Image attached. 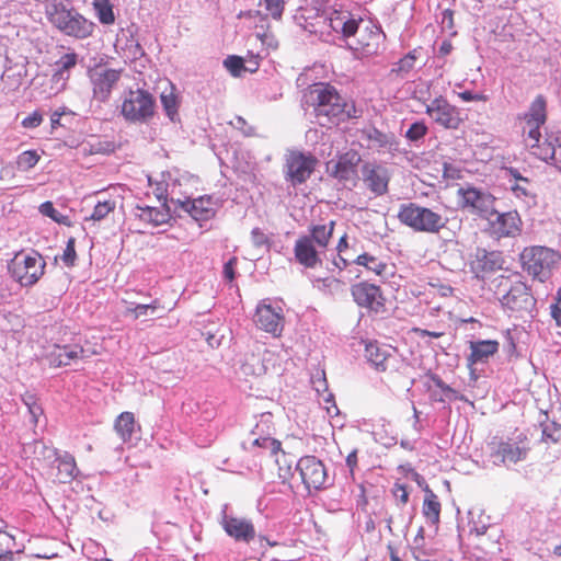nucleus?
Instances as JSON below:
<instances>
[{
    "label": "nucleus",
    "mask_w": 561,
    "mask_h": 561,
    "mask_svg": "<svg viewBox=\"0 0 561 561\" xmlns=\"http://www.w3.org/2000/svg\"><path fill=\"white\" fill-rule=\"evenodd\" d=\"M41 156L36 150H26L16 157V169L21 172H27L33 169L39 161Z\"/></svg>",
    "instance_id": "40"
},
{
    "label": "nucleus",
    "mask_w": 561,
    "mask_h": 561,
    "mask_svg": "<svg viewBox=\"0 0 561 561\" xmlns=\"http://www.w3.org/2000/svg\"><path fill=\"white\" fill-rule=\"evenodd\" d=\"M296 261L306 268H314L322 264V256L325 254L316 244L304 236H300L294 247Z\"/></svg>",
    "instance_id": "20"
},
{
    "label": "nucleus",
    "mask_w": 561,
    "mask_h": 561,
    "mask_svg": "<svg viewBox=\"0 0 561 561\" xmlns=\"http://www.w3.org/2000/svg\"><path fill=\"white\" fill-rule=\"evenodd\" d=\"M92 5L100 23L111 25L115 22L113 5L110 0H93Z\"/></svg>",
    "instance_id": "38"
},
{
    "label": "nucleus",
    "mask_w": 561,
    "mask_h": 561,
    "mask_svg": "<svg viewBox=\"0 0 561 561\" xmlns=\"http://www.w3.org/2000/svg\"><path fill=\"white\" fill-rule=\"evenodd\" d=\"M237 264V259L231 257L225 265H224V277L231 282L234 278V266Z\"/></svg>",
    "instance_id": "60"
},
{
    "label": "nucleus",
    "mask_w": 561,
    "mask_h": 561,
    "mask_svg": "<svg viewBox=\"0 0 561 561\" xmlns=\"http://www.w3.org/2000/svg\"><path fill=\"white\" fill-rule=\"evenodd\" d=\"M48 21L64 35L77 39L90 37L95 28L94 22L83 16L75 9L62 3H54L46 10Z\"/></svg>",
    "instance_id": "4"
},
{
    "label": "nucleus",
    "mask_w": 561,
    "mask_h": 561,
    "mask_svg": "<svg viewBox=\"0 0 561 561\" xmlns=\"http://www.w3.org/2000/svg\"><path fill=\"white\" fill-rule=\"evenodd\" d=\"M415 60L416 57L414 53H409L398 61L396 68H393L392 71L404 76L414 68Z\"/></svg>",
    "instance_id": "46"
},
{
    "label": "nucleus",
    "mask_w": 561,
    "mask_h": 561,
    "mask_svg": "<svg viewBox=\"0 0 561 561\" xmlns=\"http://www.w3.org/2000/svg\"><path fill=\"white\" fill-rule=\"evenodd\" d=\"M39 211L42 215L51 218L54 221L58 224L68 225L69 218L66 215L59 213L53 205L51 202H45L39 206Z\"/></svg>",
    "instance_id": "43"
},
{
    "label": "nucleus",
    "mask_w": 561,
    "mask_h": 561,
    "mask_svg": "<svg viewBox=\"0 0 561 561\" xmlns=\"http://www.w3.org/2000/svg\"><path fill=\"white\" fill-rule=\"evenodd\" d=\"M234 128L242 131L244 136H253L254 135V128L250 126L245 119L241 116H237L234 121L230 123Z\"/></svg>",
    "instance_id": "55"
},
{
    "label": "nucleus",
    "mask_w": 561,
    "mask_h": 561,
    "mask_svg": "<svg viewBox=\"0 0 561 561\" xmlns=\"http://www.w3.org/2000/svg\"><path fill=\"white\" fill-rule=\"evenodd\" d=\"M272 419L271 413H263L260 416V421L256 423L254 428L251 431V445L268 450L271 455H277L280 451V442L271 437L272 435Z\"/></svg>",
    "instance_id": "18"
},
{
    "label": "nucleus",
    "mask_w": 561,
    "mask_h": 561,
    "mask_svg": "<svg viewBox=\"0 0 561 561\" xmlns=\"http://www.w3.org/2000/svg\"><path fill=\"white\" fill-rule=\"evenodd\" d=\"M427 134V126L423 122L413 123L405 133L410 141H417Z\"/></svg>",
    "instance_id": "49"
},
{
    "label": "nucleus",
    "mask_w": 561,
    "mask_h": 561,
    "mask_svg": "<svg viewBox=\"0 0 561 561\" xmlns=\"http://www.w3.org/2000/svg\"><path fill=\"white\" fill-rule=\"evenodd\" d=\"M85 357V352L80 345L57 346L51 354L53 362L58 366H68L80 358Z\"/></svg>",
    "instance_id": "29"
},
{
    "label": "nucleus",
    "mask_w": 561,
    "mask_h": 561,
    "mask_svg": "<svg viewBox=\"0 0 561 561\" xmlns=\"http://www.w3.org/2000/svg\"><path fill=\"white\" fill-rule=\"evenodd\" d=\"M394 496L402 503L407 504L409 501V493L404 485L397 484L393 490Z\"/></svg>",
    "instance_id": "61"
},
{
    "label": "nucleus",
    "mask_w": 561,
    "mask_h": 561,
    "mask_svg": "<svg viewBox=\"0 0 561 561\" xmlns=\"http://www.w3.org/2000/svg\"><path fill=\"white\" fill-rule=\"evenodd\" d=\"M313 112L322 126L337 124L352 117L353 105L342 98L336 89L329 83H317L309 92Z\"/></svg>",
    "instance_id": "3"
},
{
    "label": "nucleus",
    "mask_w": 561,
    "mask_h": 561,
    "mask_svg": "<svg viewBox=\"0 0 561 561\" xmlns=\"http://www.w3.org/2000/svg\"><path fill=\"white\" fill-rule=\"evenodd\" d=\"M457 196L460 207L473 215L486 220L495 215V197L484 188L467 185L458 188Z\"/></svg>",
    "instance_id": "9"
},
{
    "label": "nucleus",
    "mask_w": 561,
    "mask_h": 561,
    "mask_svg": "<svg viewBox=\"0 0 561 561\" xmlns=\"http://www.w3.org/2000/svg\"><path fill=\"white\" fill-rule=\"evenodd\" d=\"M241 373L249 377H259L266 373V367L261 358L260 354L249 353L244 355V359L241 364Z\"/></svg>",
    "instance_id": "34"
},
{
    "label": "nucleus",
    "mask_w": 561,
    "mask_h": 561,
    "mask_svg": "<svg viewBox=\"0 0 561 561\" xmlns=\"http://www.w3.org/2000/svg\"><path fill=\"white\" fill-rule=\"evenodd\" d=\"M78 62V55L76 53L65 54L59 60L56 61V75L64 78V73L72 69Z\"/></svg>",
    "instance_id": "42"
},
{
    "label": "nucleus",
    "mask_w": 561,
    "mask_h": 561,
    "mask_svg": "<svg viewBox=\"0 0 561 561\" xmlns=\"http://www.w3.org/2000/svg\"><path fill=\"white\" fill-rule=\"evenodd\" d=\"M77 253L75 249V239L70 238L66 244V248L64 249V253L61 255V261L67 266H73L76 263Z\"/></svg>",
    "instance_id": "51"
},
{
    "label": "nucleus",
    "mask_w": 561,
    "mask_h": 561,
    "mask_svg": "<svg viewBox=\"0 0 561 561\" xmlns=\"http://www.w3.org/2000/svg\"><path fill=\"white\" fill-rule=\"evenodd\" d=\"M500 301L512 310H522L533 304V298L528 293L527 286L522 282H517L511 286L508 291L502 295Z\"/></svg>",
    "instance_id": "24"
},
{
    "label": "nucleus",
    "mask_w": 561,
    "mask_h": 561,
    "mask_svg": "<svg viewBox=\"0 0 561 561\" xmlns=\"http://www.w3.org/2000/svg\"><path fill=\"white\" fill-rule=\"evenodd\" d=\"M312 383H313V387H314L317 392H319V393L321 391L327 392L328 386H327V380H325L324 377H322V378L319 377L317 379H313Z\"/></svg>",
    "instance_id": "64"
},
{
    "label": "nucleus",
    "mask_w": 561,
    "mask_h": 561,
    "mask_svg": "<svg viewBox=\"0 0 561 561\" xmlns=\"http://www.w3.org/2000/svg\"><path fill=\"white\" fill-rule=\"evenodd\" d=\"M561 439V426L557 423L546 424L542 427V440L546 443H558Z\"/></svg>",
    "instance_id": "45"
},
{
    "label": "nucleus",
    "mask_w": 561,
    "mask_h": 561,
    "mask_svg": "<svg viewBox=\"0 0 561 561\" xmlns=\"http://www.w3.org/2000/svg\"><path fill=\"white\" fill-rule=\"evenodd\" d=\"M354 301L359 307L378 312L383 307L385 298L380 287L367 282H359L351 287Z\"/></svg>",
    "instance_id": "19"
},
{
    "label": "nucleus",
    "mask_w": 561,
    "mask_h": 561,
    "mask_svg": "<svg viewBox=\"0 0 561 561\" xmlns=\"http://www.w3.org/2000/svg\"><path fill=\"white\" fill-rule=\"evenodd\" d=\"M115 431L119 437L127 442L135 431V417L130 412H123L115 421Z\"/></svg>",
    "instance_id": "37"
},
{
    "label": "nucleus",
    "mask_w": 561,
    "mask_h": 561,
    "mask_svg": "<svg viewBox=\"0 0 561 561\" xmlns=\"http://www.w3.org/2000/svg\"><path fill=\"white\" fill-rule=\"evenodd\" d=\"M301 481L308 492L321 490L329 485L328 471L324 463L314 456H304L296 463Z\"/></svg>",
    "instance_id": "12"
},
{
    "label": "nucleus",
    "mask_w": 561,
    "mask_h": 561,
    "mask_svg": "<svg viewBox=\"0 0 561 561\" xmlns=\"http://www.w3.org/2000/svg\"><path fill=\"white\" fill-rule=\"evenodd\" d=\"M357 265L364 266L366 270L375 273L377 276L386 277L388 273V264L381 259L368 253L358 255L355 261Z\"/></svg>",
    "instance_id": "33"
},
{
    "label": "nucleus",
    "mask_w": 561,
    "mask_h": 561,
    "mask_svg": "<svg viewBox=\"0 0 561 561\" xmlns=\"http://www.w3.org/2000/svg\"><path fill=\"white\" fill-rule=\"evenodd\" d=\"M551 316L557 324L561 327V289L558 290L556 302L551 305Z\"/></svg>",
    "instance_id": "58"
},
{
    "label": "nucleus",
    "mask_w": 561,
    "mask_h": 561,
    "mask_svg": "<svg viewBox=\"0 0 561 561\" xmlns=\"http://www.w3.org/2000/svg\"><path fill=\"white\" fill-rule=\"evenodd\" d=\"M260 5L264 7L267 14L274 20H279L283 15L285 0H260Z\"/></svg>",
    "instance_id": "44"
},
{
    "label": "nucleus",
    "mask_w": 561,
    "mask_h": 561,
    "mask_svg": "<svg viewBox=\"0 0 561 561\" xmlns=\"http://www.w3.org/2000/svg\"><path fill=\"white\" fill-rule=\"evenodd\" d=\"M490 221L500 237H515L522 230V219L517 211L499 214L495 210V215L491 217Z\"/></svg>",
    "instance_id": "23"
},
{
    "label": "nucleus",
    "mask_w": 561,
    "mask_h": 561,
    "mask_svg": "<svg viewBox=\"0 0 561 561\" xmlns=\"http://www.w3.org/2000/svg\"><path fill=\"white\" fill-rule=\"evenodd\" d=\"M348 265L347 259H345L342 253H337L330 265L327 266V270L330 272H334L335 270L342 271Z\"/></svg>",
    "instance_id": "56"
},
{
    "label": "nucleus",
    "mask_w": 561,
    "mask_h": 561,
    "mask_svg": "<svg viewBox=\"0 0 561 561\" xmlns=\"http://www.w3.org/2000/svg\"><path fill=\"white\" fill-rule=\"evenodd\" d=\"M510 173L514 178V183L511 184V191L515 197L527 202L528 198H531L528 190L529 181L520 176L516 170H510Z\"/></svg>",
    "instance_id": "39"
},
{
    "label": "nucleus",
    "mask_w": 561,
    "mask_h": 561,
    "mask_svg": "<svg viewBox=\"0 0 561 561\" xmlns=\"http://www.w3.org/2000/svg\"><path fill=\"white\" fill-rule=\"evenodd\" d=\"M458 96L463 101V102H473V101H480V102H486L488 101V96L485 94H482V93H474L472 91H463V92H459L458 93Z\"/></svg>",
    "instance_id": "57"
},
{
    "label": "nucleus",
    "mask_w": 561,
    "mask_h": 561,
    "mask_svg": "<svg viewBox=\"0 0 561 561\" xmlns=\"http://www.w3.org/2000/svg\"><path fill=\"white\" fill-rule=\"evenodd\" d=\"M365 357L378 371H386L390 368L394 356L389 346L380 345L377 342L366 344Z\"/></svg>",
    "instance_id": "25"
},
{
    "label": "nucleus",
    "mask_w": 561,
    "mask_h": 561,
    "mask_svg": "<svg viewBox=\"0 0 561 561\" xmlns=\"http://www.w3.org/2000/svg\"><path fill=\"white\" fill-rule=\"evenodd\" d=\"M360 172L365 186L376 196L385 195L388 192L391 175L387 167L377 162H365Z\"/></svg>",
    "instance_id": "17"
},
{
    "label": "nucleus",
    "mask_w": 561,
    "mask_h": 561,
    "mask_svg": "<svg viewBox=\"0 0 561 561\" xmlns=\"http://www.w3.org/2000/svg\"><path fill=\"white\" fill-rule=\"evenodd\" d=\"M317 159L311 153L290 150L285 156V180L293 186L305 183L313 173Z\"/></svg>",
    "instance_id": "11"
},
{
    "label": "nucleus",
    "mask_w": 561,
    "mask_h": 561,
    "mask_svg": "<svg viewBox=\"0 0 561 561\" xmlns=\"http://www.w3.org/2000/svg\"><path fill=\"white\" fill-rule=\"evenodd\" d=\"M346 466L350 469V471L353 473L356 466H357V450H352L348 456L346 457Z\"/></svg>",
    "instance_id": "63"
},
{
    "label": "nucleus",
    "mask_w": 561,
    "mask_h": 561,
    "mask_svg": "<svg viewBox=\"0 0 561 561\" xmlns=\"http://www.w3.org/2000/svg\"><path fill=\"white\" fill-rule=\"evenodd\" d=\"M334 221L324 225H316L310 228V234L305 236L325 253L334 230Z\"/></svg>",
    "instance_id": "30"
},
{
    "label": "nucleus",
    "mask_w": 561,
    "mask_h": 561,
    "mask_svg": "<svg viewBox=\"0 0 561 561\" xmlns=\"http://www.w3.org/2000/svg\"><path fill=\"white\" fill-rule=\"evenodd\" d=\"M28 413L31 415V421L34 424L38 423L39 416L43 414V409L39 404H33L31 409H28Z\"/></svg>",
    "instance_id": "62"
},
{
    "label": "nucleus",
    "mask_w": 561,
    "mask_h": 561,
    "mask_svg": "<svg viewBox=\"0 0 561 561\" xmlns=\"http://www.w3.org/2000/svg\"><path fill=\"white\" fill-rule=\"evenodd\" d=\"M160 101L165 112V115L172 122H175L179 115V99L178 95L175 94V89L172 84H170L169 88L164 89L161 92Z\"/></svg>",
    "instance_id": "35"
},
{
    "label": "nucleus",
    "mask_w": 561,
    "mask_h": 561,
    "mask_svg": "<svg viewBox=\"0 0 561 561\" xmlns=\"http://www.w3.org/2000/svg\"><path fill=\"white\" fill-rule=\"evenodd\" d=\"M423 514L433 524H437L439 522L440 503L438 502L436 494L427 486L425 489Z\"/></svg>",
    "instance_id": "36"
},
{
    "label": "nucleus",
    "mask_w": 561,
    "mask_h": 561,
    "mask_svg": "<svg viewBox=\"0 0 561 561\" xmlns=\"http://www.w3.org/2000/svg\"><path fill=\"white\" fill-rule=\"evenodd\" d=\"M1 80L4 85H9L10 89H16L21 84V76L20 75H10L9 72H4L1 77Z\"/></svg>",
    "instance_id": "59"
},
{
    "label": "nucleus",
    "mask_w": 561,
    "mask_h": 561,
    "mask_svg": "<svg viewBox=\"0 0 561 561\" xmlns=\"http://www.w3.org/2000/svg\"><path fill=\"white\" fill-rule=\"evenodd\" d=\"M362 138L368 141L371 149L392 151L397 149L396 137L391 133H382L375 127H367L362 130Z\"/></svg>",
    "instance_id": "26"
},
{
    "label": "nucleus",
    "mask_w": 561,
    "mask_h": 561,
    "mask_svg": "<svg viewBox=\"0 0 561 561\" xmlns=\"http://www.w3.org/2000/svg\"><path fill=\"white\" fill-rule=\"evenodd\" d=\"M122 71L103 66L90 69L88 75L92 85L93 99L100 103L107 102L113 89L121 80Z\"/></svg>",
    "instance_id": "13"
},
{
    "label": "nucleus",
    "mask_w": 561,
    "mask_h": 561,
    "mask_svg": "<svg viewBox=\"0 0 561 561\" xmlns=\"http://www.w3.org/2000/svg\"><path fill=\"white\" fill-rule=\"evenodd\" d=\"M359 161L356 153H346L341 156L337 161H330L328 168L331 174L339 179L347 181L355 174V165Z\"/></svg>",
    "instance_id": "27"
},
{
    "label": "nucleus",
    "mask_w": 561,
    "mask_h": 561,
    "mask_svg": "<svg viewBox=\"0 0 561 561\" xmlns=\"http://www.w3.org/2000/svg\"><path fill=\"white\" fill-rule=\"evenodd\" d=\"M176 183L173 181L172 183H167L163 185L162 183H157V187L154 190V194L159 201H170L171 202V193L174 190V197H176Z\"/></svg>",
    "instance_id": "50"
},
{
    "label": "nucleus",
    "mask_w": 561,
    "mask_h": 561,
    "mask_svg": "<svg viewBox=\"0 0 561 561\" xmlns=\"http://www.w3.org/2000/svg\"><path fill=\"white\" fill-rule=\"evenodd\" d=\"M500 348L496 340H478L469 342L470 354L467 356V366L470 369L478 364H486Z\"/></svg>",
    "instance_id": "21"
},
{
    "label": "nucleus",
    "mask_w": 561,
    "mask_h": 561,
    "mask_svg": "<svg viewBox=\"0 0 561 561\" xmlns=\"http://www.w3.org/2000/svg\"><path fill=\"white\" fill-rule=\"evenodd\" d=\"M135 215L139 220L153 227H158L169 220L168 211L157 207H137Z\"/></svg>",
    "instance_id": "32"
},
{
    "label": "nucleus",
    "mask_w": 561,
    "mask_h": 561,
    "mask_svg": "<svg viewBox=\"0 0 561 561\" xmlns=\"http://www.w3.org/2000/svg\"><path fill=\"white\" fill-rule=\"evenodd\" d=\"M313 285L323 291H333L339 289L341 283L334 276L317 277L313 278Z\"/></svg>",
    "instance_id": "47"
},
{
    "label": "nucleus",
    "mask_w": 561,
    "mask_h": 561,
    "mask_svg": "<svg viewBox=\"0 0 561 561\" xmlns=\"http://www.w3.org/2000/svg\"><path fill=\"white\" fill-rule=\"evenodd\" d=\"M224 66L227 68V70L233 76L238 77L240 76L241 71L245 69L244 61L241 57L238 56H228L225 61Z\"/></svg>",
    "instance_id": "48"
},
{
    "label": "nucleus",
    "mask_w": 561,
    "mask_h": 561,
    "mask_svg": "<svg viewBox=\"0 0 561 561\" xmlns=\"http://www.w3.org/2000/svg\"><path fill=\"white\" fill-rule=\"evenodd\" d=\"M114 209H115L114 201L98 202V204L94 206L93 211L90 215V217L85 218V219L93 220V221H101Z\"/></svg>",
    "instance_id": "41"
},
{
    "label": "nucleus",
    "mask_w": 561,
    "mask_h": 561,
    "mask_svg": "<svg viewBox=\"0 0 561 561\" xmlns=\"http://www.w3.org/2000/svg\"><path fill=\"white\" fill-rule=\"evenodd\" d=\"M57 479L59 482H70L78 476V469L73 456L65 453L57 458Z\"/></svg>",
    "instance_id": "31"
},
{
    "label": "nucleus",
    "mask_w": 561,
    "mask_h": 561,
    "mask_svg": "<svg viewBox=\"0 0 561 561\" xmlns=\"http://www.w3.org/2000/svg\"><path fill=\"white\" fill-rule=\"evenodd\" d=\"M43 122V116L39 112L35 111L22 121V126L24 128H36L38 127Z\"/></svg>",
    "instance_id": "54"
},
{
    "label": "nucleus",
    "mask_w": 561,
    "mask_h": 561,
    "mask_svg": "<svg viewBox=\"0 0 561 561\" xmlns=\"http://www.w3.org/2000/svg\"><path fill=\"white\" fill-rule=\"evenodd\" d=\"M156 101L146 90H130L125 96L121 113L124 118L133 123L148 122L154 115Z\"/></svg>",
    "instance_id": "10"
},
{
    "label": "nucleus",
    "mask_w": 561,
    "mask_h": 561,
    "mask_svg": "<svg viewBox=\"0 0 561 561\" xmlns=\"http://www.w3.org/2000/svg\"><path fill=\"white\" fill-rule=\"evenodd\" d=\"M171 203L180 210L187 213L196 221H205L215 215V203L209 196H201L195 199L190 197H174V190L171 193Z\"/></svg>",
    "instance_id": "16"
},
{
    "label": "nucleus",
    "mask_w": 561,
    "mask_h": 561,
    "mask_svg": "<svg viewBox=\"0 0 561 561\" xmlns=\"http://www.w3.org/2000/svg\"><path fill=\"white\" fill-rule=\"evenodd\" d=\"M398 219L417 232L438 233L446 225V219L440 214L415 203L401 205Z\"/></svg>",
    "instance_id": "6"
},
{
    "label": "nucleus",
    "mask_w": 561,
    "mask_h": 561,
    "mask_svg": "<svg viewBox=\"0 0 561 561\" xmlns=\"http://www.w3.org/2000/svg\"><path fill=\"white\" fill-rule=\"evenodd\" d=\"M501 263V256L499 253L478 249L476 252V259L471 263V268L477 276H479L480 273L493 272L500 268Z\"/></svg>",
    "instance_id": "28"
},
{
    "label": "nucleus",
    "mask_w": 561,
    "mask_h": 561,
    "mask_svg": "<svg viewBox=\"0 0 561 561\" xmlns=\"http://www.w3.org/2000/svg\"><path fill=\"white\" fill-rule=\"evenodd\" d=\"M45 267V260L36 251L18 252L8 263L11 277L22 287L34 286L44 275Z\"/></svg>",
    "instance_id": "5"
},
{
    "label": "nucleus",
    "mask_w": 561,
    "mask_h": 561,
    "mask_svg": "<svg viewBox=\"0 0 561 561\" xmlns=\"http://www.w3.org/2000/svg\"><path fill=\"white\" fill-rule=\"evenodd\" d=\"M425 113L439 126L447 129H457L462 119L460 111L443 96L435 98L426 105Z\"/></svg>",
    "instance_id": "14"
},
{
    "label": "nucleus",
    "mask_w": 561,
    "mask_h": 561,
    "mask_svg": "<svg viewBox=\"0 0 561 561\" xmlns=\"http://www.w3.org/2000/svg\"><path fill=\"white\" fill-rule=\"evenodd\" d=\"M251 241L253 245L259 249L263 247L268 248L270 245L268 237L260 228H254L251 231Z\"/></svg>",
    "instance_id": "53"
},
{
    "label": "nucleus",
    "mask_w": 561,
    "mask_h": 561,
    "mask_svg": "<svg viewBox=\"0 0 561 561\" xmlns=\"http://www.w3.org/2000/svg\"><path fill=\"white\" fill-rule=\"evenodd\" d=\"M314 8L321 12L324 23L343 39L348 41L350 48L362 57L379 54L383 49L382 30L345 9L337 0H313Z\"/></svg>",
    "instance_id": "1"
},
{
    "label": "nucleus",
    "mask_w": 561,
    "mask_h": 561,
    "mask_svg": "<svg viewBox=\"0 0 561 561\" xmlns=\"http://www.w3.org/2000/svg\"><path fill=\"white\" fill-rule=\"evenodd\" d=\"M254 322L261 330L274 336H279L284 329L283 309L273 307L266 300H263L256 307Z\"/></svg>",
    "instance_id": "15"
},
{
    "label": "nucleus",
    "mask_w": 561,
    "mask_h": 561,
    "mask_svg": "<svg viewBox=\"0 0 561 561\" xmlns=\"http://www.w3.org/2000/svg\"><path fill=\"white\" fill-rule=\"evenodd\" d=\"M221 525L225 531L237 541L250 542L255 537V528L247 518L225 515Z\"/></svg>",
    "instance_id": "22"
},
{
    "label": "nucleus",
    "mask_w": 561,
    "mask_h": 561,
    "mask_svg": "<svg viewBox=\"0 0 561 561\" xmlns=\"http://www.w3.org/2000/svg\"><path fill=\"white\" fill-rule=\"evenodd\" d=\"M157 308H158V301H153L152 304H149V305H136L131 308H128L127 311L129 313H133L134 317L137 319L142 316H148L149 312L153 313Z\"/></svg>",
    "instance_id": "52"
},
{
    "label": "nucleus",
    "mask_w": 561,
    "mask_h": 561,
    "mask_svg": "<svg viewBox=\"0 0 561 561\" xmlns=\"http://www.w3.org/2000/svg\"><path fill=\"white\" fill-rule=\"evenodd\" d=\"M523 119L526 124L524 141L530 153L561 171V144L558 138L541 139L540 127L547 119V102L542 95L535 98Z\"/></svg>",
    "instance_id": "2"
},
{
    "label": "nucleus",
    "mask_w": 561,
    "mask_h": 561,
    "mask_svg": "<svg viewBox=\"0 0 561 561\" xmlns=\"http://www.w3.org/2000/svg\"><path fill=\"white\" fill-rule=\"evenodd\" d=\"M490 457L496 466H511L527 458L529 446L524 435L515 438L493 437L489 443Z\"/></svg>",
    "instance_id": "8"
},
{
    "label": "nucleus",
    "mask_w": 561,
    "mask_h": 561,
    "mask_svg": "<svg viewBox=\"0 0 561 561\" xmlns=\"http://www.w3.org/2000/svg\"><path fill=\"white\" fill-rule=\"evenodd\" d=\"M560 260V253L547 247H528L520 253L524 271L541 282L549 277L551 271Z\"/></svg>",
    "instance_id": "7"
}]
</instances>
